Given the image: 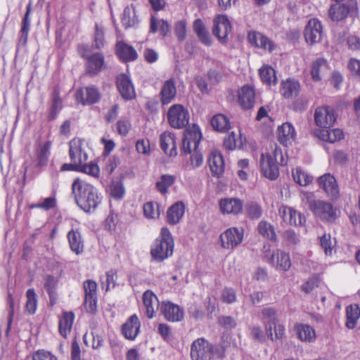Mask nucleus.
<instances>
[{
	"mask_svg": "<svg viewBox=\"0 0 360 360\" xmlns=\"http://www.w3.org/2000/svg\"><path fill=\"white\" fill-rule=\"evenodd\" d=\"M328 64L323 58H319L313 61L311 67V75L314 81H320L323 75L328 70Z\"/></svg>",
	"mask_w": 360,
	"mask_h": 360,
	"instance_id": "33",
	"label": "nucleus"
},
{
	"mask_svg": "<svg viewBox=\"0 0 360 360\" xmlns=\"http://www.w3.org/2000/svg\"><path fill=\"white\" fill-rule=\"evenodd\" d=\"M81 56L86 59V70L91 75H96L104 65V56L101 53H96L89 56L85 52H81Z\"/></svg>",
	"mask_w": 360,
	"mask_h": 360,
	"instance_id": "18",
	"label": "nucleus"
},
{
	"mask_svg": "<svg viewBox=\"0 0 360 360\" xmlns=\"http://www.w3.org/2000/svg\"><path fill=\"white\" fill-rule=\"evenodd\" d=\"M160 94L161 102L163 105H167L174 100L176 94V89L174 81L172 79L165 82Z\"/></svg>",
	"mask_w": 360,
	"mask_h": 360,
	"instance_id": "32",
	"label": "nucleus"
},
{
	"mask_svg": "<svg viewBox=\"0 0 360 360\" xmlns=\"http://www.w3.org/2000/svg\"><path fill=\"white\" fill-rule=\"evenodd\" d=\"M255 97V90L250 85H245L238 91V103L243 109H250L254 106Z\"/></svg>",
	"mask_w": 360,
	"mask_h": 360,
	"instance_id": "24",
	"label": "nucleus"
},
{
	"mask_svg": "<svg viewBox=\"0 0 360 360\" xmlns=\"http://www.w3.org/2000/svg\"><path fill=\"white\" fill-rule=\"evenodd\" d=\"M300 90V84L299 82L295 79L288 78L282 82L281 94L285 98H290L296 96Z\"/></svg>",
	"mask_w": 360,
	"mask_h": 360,
	"instance_id": "30",
	"label": "nucleus"
},
{
	"mask_svg": "<svg viewBox=\"0 0 360 360\" xmlns=\"http://www.w3.org/2000/svg\"><path fill=\"white\" fill-rule=\"evenodd\" d=\"M79 172L87 174L94 177H98L100 174L98 165L93 162L87 163V161L80 165Z\"/></svg>",
	"mask_w": 360,
	"mask_h": 360,
	"instance_id": "54",
	"label": "nucleus"
},
{
	"mask_svg": "<svg viewBox=\"0 0 360 360\" xmlns=\"http://www.w3.org/2000/svg\"><path fill=\"white\" fill-rule=\"evenodd\" d=\"M317 183L319 187L331 198L336 199L339 196V187L333 175L326 173L319 177Z\"/></svg>",
	"mask_w": 360,
	"mask_h": 360,
	"instance_id": "14",
	"label": "nucleus"
},
{
	"mask_svg": "<svg viewBox=\"0 0 360 360\" xmlns=\"http://www.w3.org/2000/svg\"><path fill=\"white\" fill-rule=\"evenodd\" d=\"M69 155L71 162L82 164L88 160L86 148L88 142L80 138H75L69 142Z\"/></svg>",
	"mask_w": 360,
	"mask_h": 360,
	"instance_id": "7",
	"label": "nucleus"
},
{
	"mask_svg": "<svg viewBox=\"0 0 360 360\" xmlns=\"http://www.w3.org/2000/svg\"><path fill=\"white\" fill-rule=\"evenodd\" d=\"M136 148L139 153L148 155L150 151V142L148 139H139L136 141Z\"/></svg>",
	"mask_w": 360,
	"mask_h": 360,
	"instance_id": "64",
	"label": "nucleus"
},
{
	"mask_svg": "<svg viewBox=\"0 0 360 360\" xmlns=\"http://www.w3.org/2000/svg\"><path fill=\"white\" fill-rule=\"evenodd\" d=\"M292 213L295 214V209L287 205H282L278 209V214L286 224L292 223Z\"/></svg>",
	"mask_w": 360,
	"mask_h": 360,
	"instance_id": "57",
	"label": "nucleus"
},
{
	"mask_svg": "<svg viewBox=\"0 0 360 360\" xmlns=\"http://www.w3.org/2000/svg\"><path fill=\"white\" fill-rule=\"evenodd\" d=\"M51 143L46 141L41 148L38 153V165L39 166H44L46 165L49 157L50 155V149Z\"/></svg>",
	"mask_w": 360,
	"mask_h": 360,
	"instance_id": "55",
	"label": "nucleus"
},
{
	"mask_svg": "<svg viewBox=\"0 0 360 360\" xmlns=\"http://www.w3.org/2000/svg\"><path fill=\"white\" fill-rule=\"evenodd\" d=\"M107 191L110 195L115 200L122 199L125 194L124 184L122 181L118 179L112 180Z\"/></svg>",
	"mask_w": 360,
	"mask_h": 360,
	"instance_id": "39",
	"label": "nucleus"
},
{
	"mask_svg": "<svg viewBox=\"0 0 360 360\" xmlns=\"http://www.w3.org/2000/svg\"><path fill=\"white\" fill-rule=\"evenodd\" d=\"M141 323L136 314L131 315L122 325V333L128 340H134L139 333Z\"/></svg>",
	"mask_w": 360,
	"mask_h": 360,
	"instance_id": "21",
	"label": "nucleus"
},
{
	"mask_svg": "<svg viewBox=\"0 0 360 360\" xmlns=\"http://www.w3.org/2000/svg\"><path fill=\"white\" fill-rule=\"evenodd\" d=\"M208 164L213 176H221L224 169V162L221 154L217 150L210 152L208 157Z\"/></svg>",
	"mask_w": 360,
	"mask_h": 360,
	"instance_id": "25",
	"label": "nucleus"
},
{
	"mask_svg": "<svg viewBox=\"0 0 360 360\" xmlns=\"http://www.w3.org/2000/svg\"><path fill=\"white\" fill-rule=\"evenodd\" d=\"M275 256H276V268L278 269L286 271L290 268L291 261L288 253L279 250H277L276 252H273L271 255L270 252L269 253L266 251L265 252V257H269L268 261L271 264H274Z\"/></svg>",
	"mask_w": 360,
	"mask_h": 360,
	"instance_id": "22",
	"label": "nucleus"
},
{
	"mask_svg": "<svg viewBox=\"0 0 360 360\" xmlns=\"http://www.w3.org/2000/svg\"><path fill=\"white\" fill-rule=\"evenodd\" d=\"M117 86L122 98L130 100L135 97V91L130 78L125 74L118 75Z\"/></svg>",
	"mask_w": 360,
	"mask_h": 360,
	"instance_id": "19",
	"label": "nucleus"
},
{
	"mask_svg": "<svg viewBox=\"0 0 360 360\" xmlns=\"http://www.w3.org/2000/svg\"><path fill=\"white\" fill-rule=\"evenodd\" d=\"M250 336L251 338L259 342H264L266 340L265 335L259 326H253L250 328Z\"/></svg>",
	"mask_w": 360,
	"mask_h": 360,
	"instance_id": "61",
	"label": "nucleus"
},
{
	"mask_svg": "<svg viewBox=\"0 0 360 360\" xmlns=\"http://www.w3.org/2000/svg\"><path fill=\"white\" fill-rule=\"evenodd\" d=\"M143 302L146 309V314L148 319L155 316V311L160 308V304L157 296L151 291L146 290L143 294Z\"/></svg>",
	"mask_w": 360,
	"mask_h": 360,
	"instance_id": "23",
	"label": "nucleus"
},
{
	"mask_svg": "<svg viewBox=\"0 0 360 360\" xmlns=\"http://www.w3.org/2000/svg\"><path fill=\"white\" fill-rule=\"evenodd\" d=\"M231 30V24L226 15L219 14L213 19L212 33L220 43L228 41V35Z\"/></svg>",
	"mask_w": 360,
	"mask_h": 360,
	"instance_id": "8",
	"label": "nucleus"
},
{
	"mask_svg": "<svg viewBox=\"0 0 360 360\" xmlns=\"http://www.w3.org/2000/svg\"><path fill=\"white\" fill-rule=\"evenodd\" d=\"M174 31L179 41H184L186 37V22L185 20H179L175 24Z\"/></svg>",
	"mask_w": 360,
	"mask_h": 360,
	"instance_id": "60",
	"label": "nucleus"
},
{
	"mask_svg": "<svg viewBox=\"0 0 360 360\" xmlns=\"http://www.w3.org/2000/svg\"><path fill=\"white\" fill-rule=\"evenodd\" d=\"M83 288L85 292L84 307L89 313L96 311L97 303V283L93 280L84 282Z\"/></svg>",
	"mask_w": 360,
	"mask_h": 360,
	"instance_id": "13",
	"label": "nucleus"
},
{
	"mask_svg": "<svg viewBox=\"0 0 360 360\" xmlns=\"http://www.w3.org/2000/svg\"><path fill=\"white\" fill-rule=\"evenodd\" d=\"M32 360H58V359L50 352L39 349L33 354Z\"/></svg>",
	"mask_w": 360,
	"mask_h": 360,
	"instance_id": "62",
	"label": "nucleus"
},
{
	"mask_svg": "<svg viewBox=\"0 0 360 360\" xmlns=\"http://www.w3.org/2000/svg\"><path fill=\"white\" fill-rule=\"evenodd\" d=\"M245 213L252 219H259L262 214L260 205L254 202H250L245 206Z\"/></svg>",
	"mask_w": 360,
	"mask_h": 360,
	"instance_id": "51",
	"label": "nucleus"
},
{
	"mask_svg": "<svg viewBox=\"0 0 360 360\" xmlns=\"http://www.w3.org/2000/svg\"><path fill=\"white\" fill-rule=\"evenodd\" d=\"M278 140L282 145L288 146L295 140L296 132L294 127L289 122L283 123L277 129Z\"/></svg>",
	"mask_w": 360,
	"mask_h": 360,
	"instance_id": "20",
	"label": "nucleus"
},
{
	"mask_svg": "<svg viewBox=\"0 0 360 360\" xmlns=\"http://www.w3.org/2000/svg\"><path fill=\"white\" fill-rule=\"evenodd\" d=\"M75 319V315L72 312H64L59 321V332L60 335L66 338L70 333L72 323Z\"/></svg>",
	"mask_w": 360,
	"mask_h": 360,
	"instance_id": "36",
	"label": "nucleus"
},
{
	"mask_svg": "<svg viewBox=\"0 0 360 360\" xmlns=\"http://www.w3.org/2000/svg\"><path fill=\"white\" fill-rule=\"evenodd\" d=\"M301 199L302 203L322 221L333 222L337 219V211L333 205L327 201L316 200L313 193L302 192Z\"/></svg>",
	"mask_w": 360,
	"mask_h": 360,
	"instance_id": "3",
	"label": "nucleus"
},
{
	"mask_svg": "<svg viewBox=\"0 0 360 360\" xmlns=\"http://www.w3.org/2000/svg\"><path fill=\"white\" fill-rule=\"evenodd\" d=\"M201 139V131L197 124H193L187 128L182 139V150L184 153L188 154L193 150L198 149Z\"/></svg>",
	"mask_w": 360,
	"mask_h": 360,
	"instance_id": "6",
	"label": "nucleus"
},
{
	"mask_svg": "<svg viewBox=\"0 0 360 360\" xmlns=\"http://www.w3.org/2000/svg\"><path fill=\"white\" fill-rule=\"evenodd\" d=\"M116 53L117 56L125 62L133 61L138 58L136 51L131 46L122 41L117 44Z\"/></svg>",
	"mask_w": 360,
	"mask_h": 360,
	"instance_id": "29",
	"label": "nucleus"
},
{
	"mask_svg": "<svg viewBox=\"0 0 360 360\" xmlns=\"http://www.w3.org/2000/svg\"><path fill=\"white\" fill-rule=\"evenodd\" d=\"M167 120L172 127L182 129L188 124L189 113L183 105L175 104L169 108Z\"/></svg>",
	"mask_w": 360,
	"mask_h": 360,
	"instance_id": "5",
	"label": "nucleus"
},
{
	"mask_svg": "<svg viewBox=\"0 0 360 360\" xmlns=\"http://www.w3.org/2000/svg\"><path fill=\"white\" fill-rule=\"evenodd\" d=\"M63 108L62 99L60 96V91L58 88H55L52 95V104L49 111V117L50 120H55Z\"/></svg>",
	"mask_w": 360,
	"mask_h": 360,
	"instance_id": "43",
	"label": "nucleus"
},
{
	"mask_svg": "<svg viewBox=\"0 0 360 360\" xmlns=\"http://www.w3.org/2000/svg\"><path fill=\"white\" fill-rule=\"evenodd\" d=\"M211 125L214 129L219 132H225L230 128L229 118L223 114H217L211 120Z\"/></svg>",
	"mask_w": 360,
	"mask_h": 360,
	"instance_id": "40",
	"label": "nucleus"
},
{
	"mask_svg": "<svg viewBox=\"0 0 360 360\" xmlns=\"http://www.w3.org/2000/svg\"><path fill=\"white\" fill-rule=\"evenodd\" d=\"M143 214L148 219H156L160 215L159 205L154 202H147L143 205Z\"/></svg>",
	"mask_w": 360,
	"mask_h": 360,
	"instance_id": "49",
	"label": "nucleus"
},
{
	"mask_svg": "<svg viewBox=\"0 0 360 360\" xmlns=\"http://www.w3.org/2000/svg\"><path fill=\"white\" fill-rule=\"evenodd\" d=\"M158 25L162 36H165L169 30V26L167 21L160 20L158 21L154 17H152L150 20V30L153 33L158 31Z\"/></svg>",
	"mask_w": 360,
	"mask_h": 360,
	"instance_id": "52",
	"label": "nucleus"
},
{
	"mask_svg": "<svg viewBox=\"0 0 360 360\" xmlns=\"http://www.w3.org/2000/svg\"><path fill=\"white\" fill-rule=\"evenodd\" d=\"M349 13V8L344 4H333L329 9V16L333 21H339L346 18Z\"/></svg>",
	"mask_w": 360,
	"mask_h": 360,
	"instance_id": "38",
	"label": "nucleus"
},
{
	"mask_svg": "<svg viewBox=\"0 0 360 360\" xmlns=\"http://www.w3.org/2000/svg\"><path fill=\"white\" fill-rule=\"evenodd\" d=\"M295 330L298 338L302 342H311L316 339L314 329L307 324L297 323L295 326Z\"/></svg>",
	"mask_w": 360,
	"mask_h": 360,
	"instance_id": "31",
	"label": "nucleus"
},
{
	"mask_svg": "<svg viewBox=\"0 0 360 360\" xmlns=\"http://www.w3.org/2000/svg\"><path fill=\"white\" fill-rule=\"evenodd\" d=\"M72 192L77 205L85 212L94 211L102 202L103 196L98 190L79 178L72 182Z\"/></svg>",
	"mask_w": 360,
	"mask_h": 360,
	"instance_id": "1",
	"label": "nucleus"
},
{
	"mask_svg": "<svg viewBox=\"0 0 360 360\" xmlns=\"http://www.w3.org/2000/svg\"><path fill=\"white\" fill-rule=\"evenodd\" d=\"M70 250L76 255H80L84 251V240L77 229H72L67 234Z\"/></svg>",
	"mask_w": 360,
	"mask_h": 360,
	"instance_id": "27",
	"label": "nucleus"
},
{
	"mask_svg": "<svg viewBox=\"0 0 360 360\" xmlns=\"http://www.w3.org/2000/svg\"><path fill=\"white\" fill-rule=\"evenodd\" d=\"M259 76L262 82L268 85L276 84L277 83L276 71L268 65H264L259 69Z\"/></svg>",
	"mask_w": 360,
	"mask_h": 360,
	"instance_id": "41",
	"label": "nucleus"
},
{
	"mask_svg": "<svg viewBox=\"0 0 360 360\" xmlns=\"http://www.w3.org/2000/svg\"><path fill=\"white\" fill-rule=\"evenodd\" d=\"M26 304L25 309L29 314H35L37 308V298L35 291L33 288L28 289L26 292Z\"/></svg>",
	"mask_w": 360,
	"mask_h": 360,
	"instance_id": "46",
	"label": "nucleus"
},
{
	"mask_svg": "<svg viewBox=\"0 0 360 360\" xmlns=\"http://www.w3.org/2000/svg\"><path fill=\"white\" fill-rule=\"evenodd\" d=\"M136 22L134 8L132 6L125 7L122 16V25L125 27H129L135 25Z\"/></svg>",
	"mask_w": 360,
	"mask_h": 360,
	"instance_id": "48",
	"label": "nucleus"
},
{
	"mask_svg": "<svg viewBox=\"0 0 360 360\" xmlns=\"http://www.w3.org/2000/svg\"><path fill=\"white\" fill-rule=\"evenodd\" d=\"M213 355L212 345L204 338L195 340L191 349L192 360H210Z\"/></svg>",
	"mask_w": 360,
	"mask_h": 360,
	"instance_id": "9",
	"label": "nucleus"
},
{
	"mask_svg": "<svg viewBox=\"0 0 360 360\" xmlns=\"http://www.w3.org/2000/svg\"><path fill=\"white\" fill-rule=\"evenodd\" d=\"M160 312L168 321L177 322L183 319L184 311L179 305L169 301H163L160 304Z\"/></svg>",
	"mask_w": 360,
	"mask_h": 360,
	"instance_id": "15",
	"label": "nucleus"
},
{
	"mask_svg": "<svg viewBox=\"0 0 360 360\" xmlns=\"http://www.w3.org/2000/svg\"><path fill=\"white\" fill-rule=\"evenodd\" d=\"M219 206L223 214L236 216L242 213L243 202L238 198H224L219 200Z\"/></svg>",
	"mask_w": 360,
	"mask_h": 360,
	"instance_id": "17",
	"label": "nucleus"
},
{
	"mask_svg": "<svg viewBox=\"0 0 360 360\" xmlns=\"http://www.w3.org/2000/svg\"><path fill=\"white\" fill-rule=\"evenodd\" d=\"M193 153L191 156V166L193 168H197L202 165L203 155L198 149L193 150Z\"/></svg>",
	"mask_w": 360,
	"mask_h": 360,
	"instance_id": "63",
	"label": "nucleus"
},
{
	"mask_svg": "<svg viewBox=\"0 0 360 360\" xmlns=\"http://www.w3.org/2000/svg\"><path fill=\"white\" fill-rule=\"evenodd\" d=\"M336 117L334 111L328 106H321L316 109L314 121L316 124L323 129L330 128L335 123Z\"/></svg>",
	"mask_w": 360,
	"mask_h": 360,
	"instance_id": "11",
	"label": "nucleus"
},
{
	"mask_svg": "<svg viewBox=\"0 0 360 360\" xmlns=\"http://www.w3.org/2000/svg\"><path fill=\"white\" fill-rule=\"evenodd\" d=\"M94 46L97 49H101L104 46L103 30L97 24L95 26Z\"/></svg>",
	"mask_w": 360,
	"mask_h": 360,
	"instance_id": "58",
	"label": "nucleus"
},
{
	"mask_svg": "<svg viewBox=\"0 0 360 360\" xmlns=\"http://www.w3.org/2000/svg\"><path fill=\"white\" fill-rule=\"evenodd\" d=\"M248 40L250 44L258 48L272 51L274 45L272 41L260 32H252L248 34Z\"/></svg>",
	"mask_w": 360,
	"mask_h": 360,
	"instance_id": "28",
	"label": "nucleus"
},
{
	"mask_svg": "<svg viewBox=\"0 0 360 360\" xmlns=\"http://www.w3.org/2000/svg\"><path fill=\"white\" fill-rule=\"evenodd\" d=\"M257 230L259 233L264 238H269L271 240H274L276 238L274 227L267 221H260L258 224Z\"/></svg>",
	"mask_w": 360,
	"mask_h": 360,
	"instance_id": "47",
	"label": "nucleus"
},
{
	"mask_svg": "<svg viewBox=\"0 0 360 360\" xmlns=\"http://www.w3.org/2000/svg\"><path fill=\"white\" fill-rule=\"evenodd\" d=\"M243 228L232 227L226 230L220 236L221 246L225 249H233L240 245L243 239Z\"/></svg>",
	"mask_w": 360,
	"mask_h": 360,
	"instance_id": "10",
	"label": "nucleus"
},
{
	"mask_svg": "<svg viewBox=\"0 0 360 360\" xmlns=\"http://www.w3.org/2000/svg\"><path fill=\"white\" fill-rule=\"evenodd\" d=\"M193 31L200 42L208 46L212 44V41L210 35L200 19H197L194 21Z\"/></svg>",
	"mask_w": 360,
	"mask_h": 360,
	"instance_id": "35",
	"label": "nucleus"
},
{
	"mask_svg": "<svg viewBox=\"0 0 360 360\" xmlns=\"http://www.w3.org/2000/svg\"><path fill=\"white\" fill-rule=\"evenodd\" d=\"M318 136L324 141L335 143L343 139L344 134L340 129H332L320 131Z\"/></svg>",
	"mask_w": 360,
	"mask_h": 360,
	"instance_id": "42",
	"label": "nucleus"
},
{
	"mask_svg": "<svg viewBox=\"0 0 360 360\" xmlns=\"http://www.w3.org/2000/svg\"><path fill=\"white\" fill-rule=\"evenodd\" d=\"M175 177L170 174H163L156 182L155 186L161 194H166L169 187L174 183Z\"/></svg>",
	"mask_w": 360,
	"mask_h": 360,
	"instance_id": "45",
	"label": "nucleus"
},
{
	"mask_svg": "<svg viewBox=\"0 0 360 360\" xmlns=\"http://www.w3.org/2000/svg\"><path fill=\"white\" fill-rule=\"evenodd\" d=\"M75 98L82 105H91L98 103L101 99V94L94 86L81 88L76 91Z\"/></svg>",
	"mask_w": 360,
	"mask_h": 360,
	"instance_id": "16",
	"label": "nucleus"
},
{
	"mask_svg": "<svg viewBox=\"0 0 360 360\" xmlns=\"http://www.w3.org/2000/svg\"><path fill=\"white\" fill-rule=\"evenodd\" d=\"M346 327L348 329L355 328L360 317V309L357 304H351L346 308Z\"/></svg>",
	"mask_w": 360,
	"mask_h": 360,
	"instance_id": "37",
	"label": "nucleus"
},
{
	"mask_svg": "<svg viewBox=\"0 0 360 360\" xmlns=\"http://www.w3.org/2000/svg\"><path fill=\"white\" fill-rule=\"evenodd\" d=\"M292 174L294 181L302 186L309 185L313 179L312 176L300 167H297L295 169H292Z\"/></svg>",
	"mask_w": 360,
	"mask_h": 360,
	"instance_id": "44",
	"label": "nucleus"
},
{
	"mask_svg": "<svg viewBox=\"0 0 360 360\" xmlns=\"http://www.w3.org/2000/svg\"><path fill=\"white\" fill-rule=\"evenodd\" d=\"M161 149L169 156L177 155L176 145L174 134L168 131L163 132L160 136Z\"/></svg>",
	"mask_w": 360,
	"mask_h": 360,
	"instance_id": "26",
	"label": "nucleus"
},
{
	"mask_svg": "<svg viewBox=\"0 0 360 360\" xmlns=\"http://www.w3.org/2000/svg\"><path fill=\"white\" fill-rule=\"evenodd\" d=\"M278 163L285 165L286 161L281 149L274 144L269 150L261 155L259 166L262 174L269 180L276 179L279 176Z\"/></svg>",
	"mask_w": 360,
	"mask_h": 360,
	"instance_id": "2",
	"label": "nucleus"
},
{
	"mask_svg": "<svg viewBox=\"0 0 360 360\" xmlns=\"http://www.w3.org/2000/svg\"><path fill=\"white\" fill-rule=\"evenodd\" d=\"M304 36L309 44L320 42L323 37L321 22L316 18L310 19L305 27Z\"/></svg>",
	"mask_w": 360,
	"mask_h": 360,
	"instance_id": "12",
	"label": "nucleus"
},
{
	"mask_svg": "<svg viewBox=\"0 0 360 360\" xmlns=\"http://www.w3.org/2000/svg\"><path fill=\"white\" fill-rule=\"evenodd\" d=\"M185 212V205L182 202H175L167 210V221L170 224H176L183 217Z\"/></svg>",
	"mask_w": 360,
	"mask_h": 360,
	"instance_id": "34",
	"label": "nucleus"
},
{
	"mask_svg": "<svg viewBox=\"0 0 360 360\" xmlns=\"http://www.w3.org/2000/svg\"><path fill=\"white\" fill-rule=\"evenodd\" d=\"M335 242L332 241L330 234L324 233L320 238V245L326 255H332Z\"/></svg>",
	"mask_w": 360,
	"mask_h": 360,
	"instance_id": "53",
	"label": "nucleus"
},
{
	"mask_svg": "<svg viewBox=\"0 0 360 360\" xmlns=\"http://www.w3.org/2000/svg\"><path fill=\"white\" fill-rule=\"evenodd\" d=\"M262 318L264 320V322L269 323H277L278 319L276 317V311L275 309L270 307H266L262 310Z\"/></svg>",
	"mask_w": 360,
	"mask_h": 360,
	"instance_id": "56",
	"label": "nucleus"
},
{
	"mask_svg": "<svg viewBox=\"0 0 360 360\" xmlns=\"http://www.w3.org/2000/svg\"><path fill=\"white\" fill-rule=\"evenodd\" d=\"M221 300L227 304H232L236 300V290L231 288H225L221 292Z\"/></svg>",
	"mask_w": 360,
	"mask_h": 360,
	"instance_id": "59",
	"label": "nucleus"
},
{
	"mask_svg": "<svg viewBox=\"0 0 360 360\" xmlns=\"http://www.w3.org/2000/svg\"><path fill=\"white\" fill-rule=\"evenodd\" d=\"M174 247V243L170 231L167 228H162L160 237L151 245L152 259L156 262H163L172 255Z\"/></svg>",
	"mask_w": 360,
	"mask_h": 360,
	"instance_id": "4",
	"label": "nucleus"
},
{
	"mask_svg": "<svg viewBox=\"0 0 360 360\" xmlns=\"http://www.w3.org/2000/svg\"><path fill=\"white\" fill-rule=\"evenodd\" d=\"M117 279L116 272L111 269L106 272L105 276L101 278L102 288L105 291L115 286Z\"/></svg>",
	"mask_w": 360,
	"mask_h": 360,
	"instance_id": "50",
	"label": "nucleus"
}]
</instances>
